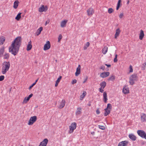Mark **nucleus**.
I'll list each match as a JSON object with an SVG mask.
<instances>
[{"label":"nucleus","instance_id":"obj_41","mask_svg":"<svg viewBox=\"0 0 146 146\" xmlns=\"http://www.w3.org/2000/svg\"><path fill=\"white\" fill-rule=\"evenodd\" d=\"M117 54L115 55V58L114 59L113 61L114 62H117Z\"/></svg>","mask_w":146,"mask_h":146},{"label":"nucleus","instance_id":"obj_50","mask_svg":"<svg viewBox=\"0 0 146 146\" xmlns=\"http://www.w3.org/2000/svg\"><path fill=\"white\" fill-rule=\"evenodd\" d=\"M87 78H85L84 79V81L83 82V83H85L86 82V81H87Z\"/></svg>","mask_w":146,"mask_h":146},{"label":"nucleus","instance_id":"obj_29","mask_svg":"<svg viewBox=\"0 0 146 146\" xmlns=\"http://www.w3.org/2000/svg\"><path fill=\"white\" fill-rule=\"evenodd\" d=\"M5 48L4 47H2L0 49V57H1L4 52Z\"/></svg>","mask_w":146,"mask_h":146},{"label":"nucleus","instance_id":"obj_17","mask_svg":"<svg viewBox=\"0 0 146 146\" xmlns=\"http://www.w3.org/2000/svg\"><path fill=\"white\" fill-rule=\"evenodd\" d=\"M123 93L125 94L129 93V88L125 86L123 90Z\"/></svg>","mask_w":146,"mask_h":146},{"label":"nucleus","instance_id":"obj_22","mask_svg":"<svg viewBox=\"0 0 146 146\" xmlns=\"http://www.w3.org/2000/svg\"><path fill=\"white\" fill-rule=\"evenodd\" d=\"M141 119L142 122H146V114L143 113L141 116Z\"/></svg>","mask_w":146,"mask_h":146},{"label":"nucleus","instance_id":"obj_35","mask_svg":"<svg viewBox=\"0 0 146 146\" xmlns=\"http://www.w3.org/2000/svg\"><path fill=\"white\" fill-rule=\"evenodd\" d=\"M121 1H118V2L117 4V5L116 7V10H118L119 8V7L121 6Z\"/></svg>","mask_w":146,"mask_h":146},{"label":"nucleus","instance_id":"obj_38","mask_svg":"<svg viewBox=\"0 0 146 146\" xmlns=\"http://www.w3.org/2000/svg\"><path fill=\"white\" fill-rule=\"evenodd\" d=\"M114 10L112 8H109L108 9V13L111 14L114 12Z\"/></svg>","mask_w":146,"mask_h":146},{"label":"nucleus","instance_id":"obj_53","mask_svg":"<svg viewBox=\"0 0 146 146\" xmlns=\"http://www.w3.org/2000/svg\"><path fill=\"white\" fill-rule=\"evenodd\" d=\"M143 138H144L145 139H146V133H145L144 136Z\"/></svg>","mask_w":146,"mask_h":146},{"label":"nucleus","instance_id":"obj_54","mask_svg":"<svg viewBox=\"0 0 146 146\" xmlns=\"http://www.w3.org/2000/svg\"><path fill=\"white\" fill-rule=\"evenodd\" d=\"M105 65L106 66L108 67H110L111 66V65L110 64H105Z\"/></svg>","mask_w":146,"mask_h":146},{"label":"nucleus","instance_id":"obj_40","mask_svg":"<svg viewBox=\"0 0 146 146\" xmlns=\"http://www.w3.org/2000/svg\"><path fill=\"white\" fill-rule=\"evenodd\" d=\"M62 78V77L61 76H60L59 78H58L57 80H56V82L58 83H59L61 80V78Z\"/></svg>","mask_w":146,"mask_h":146},{"label":"nucleus","instance_id":"obj_23","mask_svg":"<svg viewBox=\"0 0 146 146\" xmlns=\"http://www.w3.org/2000/svg\"><path fill=\"white\" fill-rule=\"evenodd\" d=\"M5 38L3 36H0V45H2L5 41Z\"/></svg>","mask_w":146,"mask_h":146},{"label":"nucleus","instance_id":"obj_3","mask_svg":"<svg viewBox=\"0 0 146 146\" xmlns=\"http://www.w3.org/2000/svg\"><path fill=\"white\" fill-rule=\"evenodd\" d=\"M76 126L77 124L76 122L72 123L69 127V133L71 134L72 133L74 132V130L76 128Z\"/></svg>","mask_w":146,"mask_h":146},{"label":"nucleus","instance_id":"obj_2","mask_svg":"<svg viewBox=\"0 0 146 146\" xmlns=\"http://www.w3.org/2000/svg\"><path fill=\"white\" fill-rule=\"evenodd\" d=\"M10 66V64L9 62H4L2 65L1 72L3 74H5L9 70Z\"/></svg>","mask_w":146,"mask_h":146},{"label":"nucleus","instance_id":"obj_42","mask_svg":"<svg viewBox=\"0 0 146 146\" xmlns=\"http://www.w3.org/2000/svg\"><path fill=\"white\" fill-rule=\"evenodd\" d=\"M62 37V35H60L58 36V42H60V40L61 39Z\"/></svg>","mask_w":146,"mask_h":146},{"label":"nucleus","instance_id":"obj_33","mask_svg":"<svg viewBox=\"0 0 146 146\" xmlns=\"http://www.w3.org/2000/svg\"><path fill=\"white\" fill-rule=\"evenodd\" d=\"M29 100V99L27 97H26L24 98L22 103L23 104H26Z\"/></svg>","mask_w":146,"mask_h":146},{"label":"nucleus","instance_id":"obj_26","mask_svg":"<svg viewBox=\"0 0 146 146\" xmlns=\"http://www.w3.org/2000/svg\"><path fill=\"white\" fill-rule=\"evenodd\" d=\"M108 50V47L107 46H105L102 50V53L104 54H105L107 53Z\"/></svg>","mask_w":146,"mask_h":146},{"label":"nucleus","instance_id":"obj_16","mask_svg":"<svg viewBox=\"0 0 146 146\" xmlns=\"http://www.w3.org/2000/svg\"><path fill=\"white\" fill-rule=\"evenodd\" d=\"M66 103V102L64 100H62L59 106V108L61 109L63 108L65 106Z\"/></svg>","mask_w":146,"mask_h":146},{"label":"nucleus","instance_id":"obj_51","mask_svg":"<svg viewBox=\"0 0 146 146\" xmlns=\"http://www.w3.org/2000/svg\"><path fill=\"white\" fill-rule=\"evenodd\" d=\"M49 22L50 21L49 20L46 21L45 23V25L46 26L48 24Z\"/></svg>","mask_w":146,"mask_h":146},{"label":"nucleus","instance_id":"obj_9","mask_svg":"<svg viewBox=\"0 0 146 146\" xmlns=\"http://www.w3.org/2000/svg\"><path fill=\"white\" fill-rule=\"evenodd\" d=\"M50 44L49 41H47L46 44L44 45L43 49L44 50H47L50 48Z\"/></svg>","mask_w":146,"mask_h":146},{"label":"nucleus","instance_id":"obj_60","mask_svg":"<svg viewBox=\"0 0 146 146\" xmlns=\"http://www.w3.org/2000/svg\"><path fill=\"white\" fill-rule=\"evenodd\" d=\"M145 67L143 68V69H145Z\"/></svg>","mask_w":146,"mask_h":146},{"label":"nucleus","instance_id":"obj_32","mask_svg":"<svg viewBox=\"0 0 146 146\" xmlns=\"http://www.w3.org/2000/svg\"><path fill=\"white\" fill-rule=\"evenodd\" d=\"M43 28L42 27H40L37 31L36 34L37 35H39L41 33V31L42 30Z\"/></svg>","mask_w":146,"mask_h":146},{"label":"nucleus","instance_id":"obj_21","mask_svg":"<svg viewBox=\"0 0 146 146\" xmlns=\"http://www.w3.org/2000/svg\"><path fill=\"white\" fill-rule=\"evenodd\" d=\"M129 138L133 141H135L136 139V137L134 135L131 134L129 135Z\"/></svg>","mask_w":146,"mask_h":146},{"label":"nucleus","instance_id":"obj_46","mask_svg":"<svg viewBox=\"0 0 146 146\" xmlns=\"http://www.w3.org/2000/svg\"><path fill=\"white\" fill-rule=\"evenodd\" d=\"M123 13H121L119 15V17L121 19L123 18Z\"/></svg>","mask_w":146,"mask_h":146},{"label":"nucleus","instance_id":"obj_20","mask_svg":"<svg viewBox=\"0 0 146 146\" xmlns=\"http://www.w3.org/2000/svg\"><path fill=\"white\" fill-rule=\"evenodd\" d=\"M67 21H68L67 20L62 21L60 23L61 27H66Z\"/></svg>","mask_w":146,"mask_h":146},{"label":"nucleus","instance_id":"obj_34","mask_svg":"<svg viewBox=\"0 0 146 146\" xmlns=\"http://www.w3.org/2000/svg\"><path fill=\"white\" fill-rule=\"evenodd\" d=\"M21 13H19L15 17V19L17 21L19 20L21 18Z\"/></svg>","mask_w":146,"mask_h":146},{"label":"nucleus","instance_id":"obj_10","mask_svg":"<svg viewBox=\"0 0 146 146\" xmlns=\"http://www.w3.org/2000/svg\"><path fill=\"white\" fill-rule=\"evenodd\" d=\"M48 142L47 139H45L43 141L41 142L38 146H46Z\"/></svg>","mask_w":146,"mask_h":146},{"label":"nucleus","instance_id":"obj_4","mask_svg":"<svg viewBox=\"0 0 146 146\" xmlns=\"http://www.w3.org/2000/svg\"><path fill=\"white\" fill-rule=\"evenodd\" d=\"M111 109V105L110 104H108L107 105V106L106 108L105 109V113H104V116H106L109 114Z\"/></svg>","mask_w":146,"mask_h":146},{"label":"nucleus","instance_id":"obj_14","mask_svg":"<svg viewBox=\"0 0 146 146\" xmlns=\"http://www.w3.org/2000/svg\"><path fill=\"white\" fill-rule=\"evenodd\" d=\"M145 36L144 32L143 30H141L139 34V38L140 40H142Z\"/></svg>","mask_w":146,"mask_h":146},{"label":"nucleus","instance_id":"obj_36","mask_svg":"<svg viewBox=\"0 0 146 146\" xmlns=\"http://www.w3.org/2000/svg\"><path fill=\"white\" fill-rule=\"evenodd\" d=\"M90 43L87 42L84 47V49L85 50L90 45Z\"/></svg>","mask_w":146,"mask_h":146},{"label":"nucleus","instance_id":"obj_8","mask_svg":"<svg viewBox=\"0 0 146 146\" xmlns=\"http://www.w3.org/2000/svg\"><path fill=\"white\" fill-rule=\"evenodd\" d=\"M87 12L88 16L91 17L94 14L95 11L92 8H90L87 10Z\"/></svg>","mask_w":146,"mask_h":146},{"label":"nucleus","instance_id":"obj_5","mask_svg":"<svg viewBox=\"0 0 146 146\" xmlns=\"http://www.w3.org/2000/svg\"><path fill=\"white\" fill-rule=\"evenodd\" d=\"M137 76L136 74H133L130 76L129 78V82L131 85H133L134 83V81L136 80Z\"/></svg>","mask_w":146,"mask_h":146},{"label":"nucleus","instance_id":"obj_55","mask_svg":"<svg viewBox=\"0 0 146 146\" xmlns=\"http://www.w3.org/2000/svg\"><path fill=\"white\" fill-rule=\"evenodd\" d=\"M100 69H102L103 70H104V67L103 66H102L100 67Z\"/></svg>","mask_w":146,"mask_h":146},{"label":"nucleus","instance_id":"obj_52","mask_svg":"<svg viewBox=\"0 0 146 146\" xmlns=\"http://www.w3.org/2000/svg\"><path fill=\"white\" fill-rule=\"evenodd\" d=\"M100 111L99 110H97L96 111V113L97 114H98L100 113Z\"/></svg>","mask_w":146,"mask_h":146},{"label":"nucleus","instance_id":"obj_18","mask_svg":"<svg viewBox=\"0 0 146 146\" xmlns=\"http://www.w3.org/2000/svg\"><path fill=\"white\" fill-rule=\"evenodd\" d=\"M31 44V41L30 40L28 42V44L27 45V51H29L31 49L32 47V46Z\"/></svg>","mask_w":146,"mask_h":146},{"label":"nucleus","instance_id":"obj_59","mask_svg":"<svg viewBox=\"0 0 146 146\" xmlns=\"http://www.w3.org/2000/svg\"><path fill=\"white\" fill-rule=\"evenodd\" d=\"M129 1H127V4H128L129 3Z\"/></svg>","mask_w":146,"mask_h":146},{"label":"nucleus","instance_id":"obj_1","mask_svg":"<svg viewBox=\"0 0 146 146\" xmlns=\"http://www.w3.org/2000/svg\"><path fill=\"white\" fill-rule=\"evenodd\" d=\"M21 36L17 37L12 42L11 46L9 48V52L15 56L18 53L21 42Z\"/></svg>","mask_w":146,"mask_h":146},{"label":"nucleus","instance_id":"obj_15","mask_svg":"<svg viewBox=\"0 0 146 146\" xmlns=\"http://www.w3.org/2000/svg\"><path fill=\"white\" fill-rule=\"evenodd\" d=\"M110 74L109 72H103L100 74V76L102 78H104L108 76Z\"/></svg>","mask_w":146,"mask_h":146},{"label":"nucleus","instance_id":"obj_37","mask_svg":"<svg viewBox=\"0 0 146 146\" xmlns=\"http://www.w3.org/2000/svg\"><path fill=\"white\" fill-rule=\"evenodd\" d=\"M115 77L114 76H111L109 78V80L113 81L115 79Z\"/></svg>","mask_w":146,"mask_h":146},{"label":"nucleus","instance_id":"obj_12","mask_svg":"<svg viewBox=\"0 0 146 146\" xmlns=\"http://www.w3.org/2000/svg\"><path fill=\"white\" fill-rule=\"evenodd\" d=\"M145 133V132L143 130H138L137 131L138 135L142 138H143Z\"/></svg>","mask_w":146,"mask_h":146},{"label":"nucleus","instance_id":"obj_27","mask_svg":"<svg viewBox=\"0 0 146 146\" xmlns=\"http://www.w3.org/2000/svg\"><path fill=\"white\" fill-rule=\"evenodd\" d=\"M81 108L80 107L78 108L77 109V110L76 113V114L78 115L80 114L81 113Z\"/></svg>","mask_w":146,"mask_h":146},{"label":"nucleus","instance_id":"obj_62","mask_svg":"<svg viewBox=\"0 0 146 146\" xmlns=\"http://www.w3.org/2000/svg\"><path fill=\"white\" fill-rule=\"evenodd\" d=\"M23 146V145H21V146Z\"/></svg>","mask_w":146,"mask_h":146},{"label":"nucleus","instance_id":"obj_43","mask_svg":"<svg viewBox=\"0 0 146 146\" xmlns=\"http://www.w3.org/2000/svg\"><path fill=\"white\" fill-rule=\"evenodd\" d=\"M77 80L76 79H74L72 81V84H76L77 82Z\"/></svg>","mask_w":146,"mask_h":146},{"label":"nucleus","instance_id":"obj_49","mask_svg":"<svg viewBox=\"0 0 146 146\" xmlns=\"http://www.w3.org/2000/svg\"><path fill=\"white\" fill-rule=\"evenodd\" d=\"M33 96V94H31L27 97L30 99V98H31Z\"/></svg>","mask_w":146,"mask_h":146},{"label":"nucleus","instance_id":"obj_7","mask_svg":"<svg viewBox=\"0 0 146 146\" xmlns=\"http://www.w3.org/2000/svg\"><path fill=\"white\" fill-rule=\"evenodd\" d=\"M48 9V7L46 6H44L43 5H41V7L38 9V11L40 12H46Z\"/></svg>","mask_w":146,"mask_h":146},{"label":"nucleus","instance_id":"obj_30","mask_svg":"<svg viewBox=\"0 0 146 146\" xmlns=\"http://www.w3.org/2000/svg\"><path fill=\"white\" fill-rule=\"evenodd\" d=\"M10 57V55L8 53H5L3 56V59H8Z\"/></svg>","mask_w":146,"mask_h":146},{"label":"nucleus","instance_id":"obj_61","mask_svg":"<svg viewBox=\"0 0 146 146\" xmlns=\"http://www.w3.org/2000/svg\"><path fill=\"white\" fill-rule=\"evenodd\" d=\"M145 66L146 65V63H145Z\"/></svg>","mask_w":146,"mask_h":146},{"label":"nucleus","instance_id":"obj_28","mask_svg":"<svg viewBox=\"0 0 146 146\" xmlns=\"http://www.w3.org/2000/svg\"><path fill=\"white\" fill-rule=\"evenodd\" d=\"M19 1H15L13 5V7L16 9L17 8L18 5L19 4Z\"/></svg>","mask_w":146,"mask_h":146},{"label":"nucleus","instance_id":"obj_48","mask_svg":"<svg viewBox=\"0 0 146 146\" xmlns=\"http://www.w3.org/2000/svg\"><path fill=\"white\" fill-rule=\"evenodd\" d=\"M99 91L101 93H102L104 91V89H103V88L100 87V88H99Z\"/></svg>","mask_w":146,"mask_h":146},{"label":"nucleus","instance_id":"obj_11","mask_svg":"<svg viewBox=\"0 0 146 146\" xmlns=\"http://www.w3.org/2000/svg\"><path fill=\"white\" fill-rule=\"evenodd\" d=\"M128 143V141H124L119 143L118 146H127Z\"/></svg>","mask_w":146,"mask_h":146},{"label":"nucleus","instance_id":"obj_57","mask_svg":"<svg viewBox=\"0 0 146 146\" xmlns=\"http://www.w3.org/2000/svg\"><path fill=\"white\" fill-rule=\"evenodd\" d=\"M38 79H37V80H36L35 81V82L34 83H35V84H36V83L38 81Z\"/></svg>","mask_w":146,"mask_h":146},{"label":"nucleus","instance_id":"obj_6","mask_svg":"<svg viewBox=\"0 0 146 146\" xmlns=\"http://www.w3.org/2000/svg\"><path fill=\"white\" fill-rule=\"evenodd\" d=\"M37 120V117L36 116H32L30 118L28 124L29 125H32Z\"/></svg>","mask_w":146,"mask_h":146},{"label":"nucleus","instance_id":"obj_47","mask_svg":"<svg viewBox=\"0 0 146 146\" xmlns=\"http://www.w3.org/2000/svg\"><path fill=\"white\" fill-rule=\"evenodd\" d=\"M35 85V83H33L31 86L29 88V90H30Z\"/></svg>","mask_w":146,"mask_h":146},{"label":"nucleus","instance_id":"obj_45","mask_svg":"<svg viewBox=\"0 0 146 146\" xmlns=\"http://www.w3.org/2000/svg\"><path fill=\"white\" fill-rule=\"evenodd\" d=\"M4 76L3 75L0 76V81H2L4 80Z\"/></svg>","mask_w":146,"mask_h":146},{"label":"nucleus","instance_id":"obj_25","mask_svg":"<svg viewBox=\"0 0 146 146\" xmlns=\"http://www.w3.org/2000/svg\"><path fill=\"white\" fill-rule=\"evenodd\" d=\"M103 98H104V102L106 103L107 102V101L108 100L107 98V93L106 92H104L103 93Z\"/></svg>","mask_w":146,"mask_h":146},{"label":"nucleus","instance_id":"obj_31","mask_svg":"<svg viewBox=\"0 0 146 146\" xmlns=\"http://www.w3.org/2000/svg\"><path fill=\"white\" fill-rule=\"evenodd\" d=\"M106 82L105 81H103L100 84V85L101 86V87L102 88H103V89H104V88L106 87Z\"/></svg>","mask_w":146,"mask_h":146},{"label":"nucleus","instance_id":"obj_56","mask_svg":"<svg viewBox=\"0 0 146 146\" xmlns=\"http://www.w3.org/2000/svg\"><path fill=\"white\" fill-rule=\"evenodd\" d=\"M58 83H57V82H56V84H55V87H57L58 86Z\"/></svg>","mask_w":146,"mask_h":146},{"label":"nucleus","instance_id":"obj_44","mask_svg":"<svg viewBox=\"0 0 146 146\" xmlns=\"http://www.w3.org/2000/svg\"><path fill=\"white\" fill-rule=\"evenodd\" d=\"M133 72V69L132 68V67L131 65L129 66V72Z\"/></svg>","mask_w":146,"mask_h":146},{"label":"nucleus","instance_id":"obj_58","mask_svg":"<svg viewBox=\"0 0 146 146\" xmlns=\"http://www.w3.org/2000/svg\"><path fill=\"white\" fill-rule=\"evenodd\" d=\"M88 106H91V104H88Z\"/></svg>","mask_w":146,"mask_h":146},{"label":"nucleus","instance_id":"obj_39","mask_svg":"<svg viewBox=\"0 0 146 146\" xmlns=\"http://www.w3.org/2000/svg\"><path fill=\"white\" fill-rule=\"evenodd\" d=\"M98 127L100 129L102 130H104L105 129V127L104 126L98 125Z\"/></svg>","mask_w":146,"mask_h":146},{"label":"nucleus","instance_id":"obj_24","mask_svg":"<svg viewBox=\"0 0 146 146\" xmlns=\"http://www.w3.org/2000/svg\"><path fill=\"white\" fill-rule=\"evenodd\" d=\"M86 94V91H84L83 92L82 94L80 96V100H82Z\"/></svg>","mask_w":146,"mask_h":146},{"label":"nucleus","instance_id":"obj_13","mask_svg":"<svg viewBox=\"0 0 146 146\" xmlns=\"http://www.w3.org/2000/svg\"><path fill=\"white\" fill-rule=\"evenodd\" d=\"M80 65H79L76 69V71L75 73V74L76 76H78V75L80 74Z\"/></svg>","mask_w":146,"mask_h":146},{"label":"nucleus","instance_id":"obj_19","mask_svg":"<svg viewBox=\"0 0 146 146\" xmlns=\"http://www.w3.org/2000/svg\"><path fill=\"white\" fill-rule=\"evenodd\" d=\"M121 31L118 28L116 30L115 33V38L116 39L119 35Z\"/></svg>","mask_w":146,"mask_h":146}]
</instances>
